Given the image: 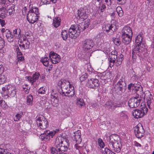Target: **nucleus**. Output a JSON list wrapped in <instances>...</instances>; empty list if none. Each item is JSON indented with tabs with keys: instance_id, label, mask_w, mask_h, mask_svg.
I'll list each match as a JSON object with an SVG mask.
<instances>
[{
	"instance_id": "2f4dec72",
	"label": "nucleus",
	"mask_w": 154,
	"mask_h": 154,
	"mask_svg": "<svg viewBox=\"0 0 154 154\" xmlns=\"http://www.w3.org/2000/svg\"><path fill=\"white\" fill-rule=\"evenodd\" d=\"M90 20H87L84 22H82L81 24V28L83 29V30L85 29L86 28H88L90 24Z\"/></svg>"
},
{
	"instance_id": "c756f323",
	"label": "nucleus",
	"mask_w": 154,
	"mask_h": 154,
	"mask_svg": "<svg viewBox=\"0 0 154 154\" xmlns=\"http://www.w3.org/2000/svg\"><path fill=\"white\" fill-rule=\"evenodd\" d=\"M15 5L14 4H11L8 6V11L10 15H11L14 13L15 12Z\"/></svg>"
},
{
	"instance_id": "79ce46f5",
	"label": "nucleus",
	"mask_w": 154,
	"mask_h": 154,
	"mask_svg": "<svg viewBox=\"0 0 154 154\" xmlns=\"http://www.w3.org/2000/svg\"><path fill=\"white\" fill-rule=\"evenodd\" d=\"M33 36L31 35L28 36L26 37L23 38V40H26L27 41L29 42L33 40Z\"/></svg>"
},
{
	"instance_id": "f704fd0d",
	"label": "nucleus",
	"mask_w": 154,
	"mask_h": 154,
	"mask_svg": "<svg viewBox=\"0 0 154 154\" xmlns=\"http://www.w3.org/2000/svg\"><path fill=\"white\" fill-rule=\"evenodd\" d=\"M61 88L62 90H63V86H66V88L68 87V86L69 85L70 86V84L69 82L65 80H63L61 82Z\"/></svg>"
},
{
	"instance_id": "0eeeda50",
	"label": "nucleus",
	"mask_w": 154,
	"mask_h": 154,
	"mask_svg": "<svg viewBox=\"0 0 154 154\" xmlns=\"http://www.w3.org/2000/svg\"><path fill=\"white\" fill-rule=\"evenodd\" d=\"M59 131L58 129H56L55 131H46L44 132L41 134L40 135L41 138L45 141H49L51 138H53L57 132Z\"/></svg>"
},
{
	"instance_id": "c03bdc74",
	"label": "nucleus",
	"mask_w": 154,
	"mask_h": 154,
	"mask_svg": "<svg viewBox=\"0 0 154 154\" xmlns=\"http://www.w3.org/2000/svg\"><path fill=\"white\" fill-rule=\"evenodd\" d=\"M5 45V43L4 39L0 37V50L4 48Z\"/></svg>"
},
{
	"instance_id": "aec40b11",
	"label": "nucleus",
	"mask_w": 154,
	"mask_h": 154,
	"mask_svg": "<svg viewBox=\"0 0 154 154\" xmlns=\"http://www.w3.org/2000/svg\"><path fill=\"white\" fill-rule=\"evenodd\" d=\"M104 106L107 108L109 110H113L115 108L120 106V105L113 103L111 101H108L104 104Z\"/></svg>"
},
{
	"instance_id": "603ef678",
	"label": "nucleus",
	"mask_w": 154,
	"mask_h": 154,
	"mask_svg": "<svg viewBox=\"0 0 154 154\" xmlns=\"http://www.w3.org/2000/svg\"><path fill=\"white\" fill-rule=\"evenodd\" d=\"M104 151L106 154H116L114 152L110 151L109 149L107 148H105V149Z\"/></svg>"
},
{
	"instance_id": "de8ad7c7",
	"label": "nucleus",
	"mask_w": 154,
	"mask_h": 154,
	"mask_svg": "<svg viewBox=\"0 0 154 154\" xmlns=\"http://www.w3.org/2000/svg\"><path fill=\"white\" fill-rule=\"evenodd\" d=\"M0 105L3 108L6 109L7 107V105L5 103V101L2 100H0Z\"/></svg>"
},
{
	"instance_id": "9d476101",
	"label": "nucleus",
	"mask_w": 154,
	"mask_h": 154,
	"mask_svg": "<svg viewBox=\"0 0 154 154\" xmlns=\"http://www.w3.org/2000/svg\"><path fill=\"white\" fill-rule=\"evenodd\" d=\"M74 149L75 151L78 152L80 154H88L89 150L86 146L81 144H75Z\"/></svg>"
},
{
	"instance_id": "864d4df0",
	"label": "nucleus",
	"mask_w": 154,
	"mask_h": 154,
	"mask_svg": "<svg viewBox=\"0 0 154 154\" xmlns=\"http://www.w3.org/2000/svg\"><path fill=\"white\" fill-rule=\"evenodd\" d=\"M147 103L148 106L149 108V106L151 103V98L150 97H147L146 98Z\"/></svg>"
},
{
	"instance_id": "0e129e2a",
	"label": "nucleus",
	"mask_w": 154,
	"mask_h": 154,
	"mask_svg": "<svg viewBox=\"0 0 154 154\" xmlns=\"http://www.w3.org/2000/svg\"><path fill=\"white\" fill-rule=\"evenodd\" d=\"M4 71V68L2 66L0 65V74H2Z\"/></svg>"
},
{
	"instance_id": "c9c22d12",
	"label": "nucleus",
	"mask_w": 154,
	"mask_h": 154,
	"mask_svg": "<svg viewBox=\"0 0 154 154\" xmlns=\"http://www.w3.org/2000/svg\"><path fill=\"white\" fill-rule=\"evenodd\" d=\"M33 98L32 95H29L27 97V103L28 105H32V104Z\"/></svg>"
},
{
	"instance_id": "bf43d9fd",
	"label": "nucleus",
	"mask_w": 154,
	"mask_h": 154,
	"mask_svg": "<svg viewBox=\"0 0 154 154\" xmlns=\"http://www.w3.org/2000/svg\"><path fill=\"white\" fill-rule=\"evenodd\" d=\"M120 116L122 117H124L126 119H128V116L125 114L124 111H122L120 113Z\"/></svg>"
},
{
	"instance_id": "3c124183",
	"label": "nucleus",
	"mask_w": 154,
	"mask_h": 154,
	"mask_svg": "<svg viewBox=\"0 0 154 154\" xmlns=\"http://www.w3.org/2000/svg\"><path fill=\"white\" fill-rule=\"evenodd\" d=\"M23 43L26 47V49H28L29 48V45L30 44V42L27 41L26 40H23Z\"/></svg>"
},
{
	"instance_id": "473e14b6",
	"label": "nucleus",
	"mask_w": 154,
	"mask_h": 154,
	"mask_svg": "<svg viewBox=\"0 0 154 154\" xmlns=\"http://www.w3.org/2000/svg\"><path fill=\"white\" fill-rule=\"evenodd\" d=\"M23 114V112H20L17 113L14 118V121L17 122L22 117Z\"/></svg>"
},
{
	"instance_id": "72a5a7b5",
	"label": "nucleus",
	"mask_w": 154,
	"mask_h": 154,
	"mask_svg": "<svg viewBox=\"0 0 154 154\" xmlns=\"http://www.w3.org/2000/svg\"><path fill=\"white\" fill-rule=\"evenodd\" d=\"M41 61L45 66L47 67L48 66L49 61V59L47 57H45L42 58L41 60Z\"/></svg>"
},
{
	"instance_id": "f3484780",
	"label": "nucleus",
	"mask_w": 154,
	"mask_h": 154,
	"mask_svg": "<svg viewBox=\"0 0 154 154\" xmlns=\"http://www.w3.org/2000/svg\"><path fill=\"white\" fill-rule=\"evenodd\" d=\"M117 51H112L111 52V54L109 55V66L111 68L113 67L114 65L115 60L117 58Z\"/></svg>"
},
{
	"instance_id": "cd10ccee",
	"label": "nucleus",
	"mask_w": 154,
	"mask_h": 154,
	"mask_svg": "<svg viewBox=\"0 0 154 154\" xmlns=\"http://www.w3.org/2000/svg\"><path fill=\"white\" fill-rule=\"evenodd\" d=\"M61 20L59 17H55L53 20V24L56 28L58 27L60 24Z\"/></svg>"
},
{
	"instance_id": "6e6552de",
	"label": "nucleus",
	"mask_w": 154,
	"mask_h": 154,
	"mask_svg": "<svg viewBox=\"0 0 154 154\" xmlns=\"http://www.w3.org/2000/svg\"><path fill=\"white\" fill-rule=\"evenodd\" d=\"M134 134L136 137L140 138L144 134V130L141 123H139L134 128Z\"/></svg>"
},
{
	"instance_id": "a878e982",
	"label": "nucleus",
	"mask_w": 154,
	"mask_h": 154,
	"mask_svg": "<svg viewBox=\"0 0 154 154\" xmlns=\"http://www.w3.org/2000/svg\"><path fill=\"white\" fill-rule=\"evenodd\" d=\"M76 104L79 107H82L85 106V103L83 99L80 98L77 99Z\"/></svg>"
},
{
	"instance_id": "4be33fe9",
	"label": "nucleus",
	"mask_w": 154,
	"mask_h": 154,
	"mask_svg": "<svg viewBox=\"0 0 154 154\" xmlns=\"http://www.w3.org/2000/svg\"><path fill=\"white\" fill-rule=\"evenodd\" d=\"M122 42L125 44L127 45L130 43L132 38V36L122 35Z\"/></svg>"
},
{
	"instance_id": "20e7f679",
	"label": "nucleus",
	"mask_w": 154,
	"mask_h": 154,
	"mask_svg": "<svg viewBox=\"0 0 154 154\" xmlns=\"http://www.w3.org/2000/svg\"><path fill=\"white\" fill-rule=\"evenodd\" d=\"M15 87L11 85H8L2 88L1 93L2 97L6 99L8 97V94L13 96L16 94Z\"/></svg>"
},
{
	"instance_id": "e2e57ef3",
	"label": "nucleus",
	"mask_w": 154,
	"mask_h": 154,
	"mask_svg": "<svg viewBox=\"0 0 154 154\" xmlns=\"http://www.w3.org/2000/svg\"><path fill=\"white\" fill-rule=\"evenodd\" d=\"M105 2L108 6H109L111 5L110 0H105Z\"/></svg>"
},
{
	"instance_id": "a211bd4d",
	"label": "nucleus",
	"mask_w": 154,
	"mask_h": 154,
	"mask_svg": "<svg viewBox=\"0 0 154 154\" xmlns=\"http://www.w3.org/2000/svg\"><path fill=\"white\" fill-rule=\"evenodd\" d=\"M116 26L115 24H110L106 23L103 26V30L107 32L110 30L114 32L116 31Z\"/></svg>"
},
{
	"instance_id": "e433bc0d",
	"label": "nucleus",
	"mask_w": 154,
	"mask_h": 154,
	"mask_svg": "<svg viewBox=\"0 0 154 154\" xmlns=\"http://www.w3.org/2000/svg\"><path fill=\"white\" fill-rule=\"evenodd\" d=\"M7 77L4 74L0 75V85L3 84L6 82Z\"/></svg>"
},
{
	"instance_id": "6ab92c4d",
	"label": "nucleus",
	"mask_w": 154,
	"mask_h": 154,
	"mask_svg": "<svg viewBox=\"0 0 154 154\" xmlns=\"http://www.w3.org/2000/svg\"><path fill=\"white\" fill-rule=\"evenodd\" d=\"M78 15L79 19L81 20V21H83L87 18L86 10L83 8L78 10Z\"/></svg>"
},
{
	"instance_id": "dca6fc26",
	"label": "nucleus",
	"mask_w": 154,
	"mask_h": 154,
	"mask_svg": "<svg viewBox=\"0 0 154 154\" xmlns=\"http://www.w3.org/2000/svg\"><path fill=\"white\" fill-rule=\"evenodd\" d=\"M117 88L122 92L125 91L126 89V85L124 79L122 78L120 79L117 84Z\"/></svg>"
},
{
	"instance_id": "58836bf2",
	"label": "nucleus",
	"mask_w": 154,
	"mask_h": 154,
	"mask_svg": "<svg viewBox=\"0 0 154 154\" xmlns=\"http://www.w3.org/2000/svg\"><path fill=\"white\" fill-rule=\"evenodd\" d=\"M62 37L64 40H66L68 37V34L67 31L63 30L61 32Z\"/></svg>"
},
{
	"instance_id": "49530a36",
	"label": "nucleus",
	"mask_w": 154,
	"mask_h": 154,
	"mask_svg": "<svg viewBox=\"0 0 154 154\" xmlns=\"http://www.w3.org/2000/svg\"><path fill=\"white\" fill-rule=\"evenodd\" d=\"M20 30L17 29H15L14 31V36H15L16 37L19 38V35L20 34Z\"/></svg>"
},
{
	"instance_id": "423d86ee",
	"label": "nucleus",
	"mask_w": 154,
	"mask_h": 154,
	"mask_svg": "<svg viewBox=\"0 0 154 154\" xmlns=\"http://www.w3.org/2000/svg\"><path fill=\"white\" fill-rule=\"evenodd\" d=\"M81 31L78 25H72L69 29V37L75 39L80 35Z\"/></svg>"
},
{
	"instance_id": "37998d69",
	"label": "nucleus",
	"mask_w": 154,
	"mask_h": 154,
	"mask_svg": "<svg viewBox=\"0 0 154 154\" xmlns=\"http://www.w3.org/2000/svg\"><path fill=\"white\" fill-rule=\"evenodd\" d=\"M98 143L99 146L100 148H103L105 146V144L102 140L99 138L98 140Z\"/></svg>"
},
{
	"instance_id": "6e6d98bb",
	"label": "nucleus",
	"mask_w": 154,
	"mask_h": 154,
	"mask_svg": "<svg viewBox=\"0 0 154 154\" xmlns=\"http://www.w3.org/2000/svg\"><path fill=\"white\" fill-rule=\"evenodd\" d=\"M148 110V109L146 108V107H143V106L141 110L142 112H143V113H144V115H145V113H146V112H147Z\"/></svg>"
},
{
	"instance_id": "13d9d810",
	"label": "nucleus",
	"mask_w": 154,
	"mask_h": 154,
	"mask_svg": "<svg viewBox=\"0 0 154 154\" xmlns=\"http://www.w3.org/2000/svg\"><path fill=\"white\" fill-rule=\"evenodd\" d=\"M100 8L101 11L103 12L106 8V6L104 4H102L101 5L100 7Z\"/></svg>"
},
{
	"instance_id": "b1692460",
	"label": "nucleus",
	"mask_w": 154,
	"mask_h": 154,
	"mask_svg": "<svg viewBox=\"0 0 154 154\" xmlns=\"http://www.w3.org/2000/svg\"><path fill=\"white\" fill-rule=\"evenodd\" d=\"M133 115L135 118L142 117L144 116V113L142 112L141 110L135 109L133 112Z\"/></svg>"
},
{
	"instance_id": "2eb2a0df",
	"label": "nucleus",
	"mask_w": 154,
	"mask_h": 154,
	"mask_svg": "<svg viewBox=\"0 0 154 154\" xmlns=\"http://www.w3.org/2000/svg\"><path fill=\"white\" fill-rule=\"evenodd\" d=\"M144 49L143 48H141L140 49L139 48L134 47L132 53V57L133 59L135 60L136 58L135 54L139 57H141L144 51Z\"/></svg>"
},
{
	"instance_id": "4c0bfd02",
	"label": "nucleus",
	"mask_w": 154,
	"mask_h": 154,
	"mask_svg": "<svg viewBox=\"0 0 154 154\" xmlns=\"http://www.w3.org/2000/svg\"><path fill=\"white\" fill-rule=\"evenodd\" d=\"M117 13L120 17H121L123 15V12L120 7H118L116 9Z\"/></svg>"
},
{
	"instance_id": "09e8293b",
	"label": "nucleus",
	"mask_w": 154,
	"mask_h": 154,
	"mask_svg": "<svg viewBox=\"0 0 154 154\" xmlns=\"http://www.w3.org/2000/svg\"><path fill=\"white\" fill-rule=\"evenodd\" d=\"M88 74L87 73H85L82 75V76L80 77V80L81 81H83L88 78Z\"/></svg>"
},
{
	"instance_id": "1a4fd4ad",
	"label": "nucleus",
	"mask_w": 154,
	"mask_h": 154,
	"mask_svg": "<svg viewBox=\"0 0 154 154\" xmlns=\"http://www.w3.org/2000/svg\"><path fill=\"white\" fill-rule=\"evenodd\" d=\"M70 86L66 88V86H63V90L60 92V94L63 96L69 97L73 96L75 94V91L73 89L70 88Z\"/></svg>"
},
{
	"instance_id": "4d7b16f0",
	"label": "nucleus",
	"mask_w": 154,
	"mask_h": 154,
	"mask_svg": "<svg viewBox=\"0 0 154 154\" xmlns=\"http://www.w3.org/2000/svg\"><path fill=\"white\" fill-rule=\"evenodd\" d=\"M51 101L52 100V99L55 100V99H58V96L57 94H55L54 95L51 94Z\"/></svg>"
},
{
	"instance_id": "8fccbe9b",
	"label": "nucleus",
	"mask_w": 154,
	"mask_h": 154,
	"mask_svg": "<svg viewBox=\"0 0 154 154\" xmlns=\"http://www.w3.org/2000/svg\"><path fill=\"white\" fill-rule=\"evenodd\" d=\"M123 59L122 57H119L117 60V61L116 63V65L117 66H118L121 65L122 63Z\"/></svg>"
},
{
	"instance_id": "a18cd8bd",
	"label": "nucleus",
	"mask_w": 154,
	"mask_h": 154,
	"mask_svg": "<svg viewBox=\"0 0 154 154\" xmlns=\"http://www.w3.org/2000/svg\"><path fill=\"white\" fill-rule=\"evenodd\" d=\"M52 104L54 106H57L58 105V99H55V100L52 99V100L51 101Z\"/></svg>"
},
{
	"instance_id": "774afa93",
	"label": "nucleus",
	"mask_w": 154,
	"mask_h": 154,
	"mask_svg": "<svg viewBox=\"0 0 154 154\" xmlns=\"http://www.w3.org/2000/svg\"><path fill=\"white\" fill-rule=\"evenodd\" d=\"M18 60H20V61H22L23 59V57H18Z\"/></svg>"
},
{
	"instance_id": "7ed1b4c3",
	"label": "nucleus",
	"mask_w": 154,
	"mask_h": 154,
	"mask_svg": "<svg viewBox=\"0 0 154 154\" xmlns=\"http://www.w3.org/2000/svg\"><path fill=\"white\" fill-rule=\"evenodd\" d=\"M39 14L38 8L36 7H32L28 11L27 15V19L28 21L31 23H34L38 19Z\"/></svg>"
},
{
	"instance_id": "a19ab883",
	"label": "nucleus",
	"mask_w": 154,
	"mask_h": 154,
	"mask_svg": "<svg viewBox=\"0 0 154 154\" xmlns=\"http://www.w3.org/2000/svg\"><path fill=\"white\" fill-rule=\"evenodd\" d=\"M112 41L114 44L117 45H119L121 44V42L118 38H113Z\"/></svg>"
},
{
	"instance_id": "4468645a",
	"label": "nucleus",
	"mask_w": 154,
	"mask_h": 154,
	"mask_svg": "<svg viewBox=\"0 0 154 154\" xmlns=\"http://www.w3.org/2000/svg\"><path fill=\"white\" fill-rule=\"evenodd\" d=\"M99 85V81L96 79H91L90 80L88 79L87 83L88 87L92 88H95Z\"/></svg>"
},
{
	"instance_id": "ddd939ff",
	"label": "nucleus",
	"mask_w": 154,
	"mask_h": 154,
	"mask_svg": "<svg viewBox=\"0 0 154 154\" xmlns=\"http://www.w3.org/2000/svg\"><path fill=\"white\" fill-rule=\"evenodd\" d=\"M140 101V100L139 97H135L131 98L128 101V105L131 108H136L139 105Z\"/></svg>"
},
{
	"instance_id": "bb28decb",
	"label": "nucleus",
	"mask_w": 154,
	"mask_h": 154,
	"mask_svg": "<svg viewBox=\"0 0 154 154\" xmlns=\"http://www.w3.org/2000/svg\"><path fill=\"white\" fill-rule=\"evenodd\" d=\"M6 36L8 40V41L9 42H12L13 40V36L11 34V32L8 29L6 30Z\"/></svg>"
},
{
	"instance_id": "052dcab7",
	"label": "nucleus",
	"mask_w": 154,
	"mask_h": 154,
	"mask_svg": "<svg viewBox=\"0 0 154 154\" xmlns=\"http://www.w3.org/2000/svg\"><path fill=\"white\" fill-rule=\"evenodd\" d=\"M126 0H117L118 3L119 4H124L125 3Z\"/></svg>"
},
{
	"instance_id": "f257e3e1",
	"label": "nucleus",
	"mask_w": 154,
	"mask_h": 154,
	"mask_svg": "<svg viewBox=\"0 0 154 154\" xmlns=\"http://www.w3.org/2000/svg\"><path fill=\"white\" fill-rule=\"evenodd\" d=\"M69 141L64 136H59L57 137L55 142V145L57 151L65 152L68 147Z\"/></svg>"
},
{
	"instance_id": "338daca9",
	"label": "nucleus",
	"mask_w": 154,
	"mask_h": 154,
	"mask_svg": "<svg viewBox=\"0 0 154 154\" xmlns=\"http://www.w3.org/2000/svg\"><path fill=\"white\" fill-rule=\"evenodd\" d=\"M134 86V84L131 83L128 85V89L129 90H130L131 89V87H133Z\"/></svg>"
},
{
	"instance_id": "393cba45",
	"label": "nucleus",
	"mask_w": 154,
	"mask_h": 154,
	"mask_svg": "<svg viewBox=\"0 0 154 154\" xmlns=\"http://www.w3.org/2000/svg\"><path fill=\"white\" fill-rule=\"evenodd\" d=\"M143 38L141 35H139L137 37L135 40V47L139 48L141 49L142 48L140 46L141 43H142Z\"/></svg>"
},
{
	"instance_id": "f03ea898",
	"label": "nucleus",
	"mask_w": 154,
	"mask_h": 154,
	"mask_svg": "<svg viewBox=\"0 0 154 154\" xmlns=\"http://www.w3.org/2000/svg\"><path fill=\"white\" fill-rule=\"evenodd\" d=\"M119 139L118 135H112L109 137V146L112 150L117 152H120L122 147V144L120 141L117 140Z\"/></svg>"
},
{
	"instance_id": "39448f33",
	"label": "nucleus",
	"mask_w": 154,
	"mask_h": 154,
	"mask_svg": "<svg viewBox=\"0 0 154 154\" xmlns=\"http://www.w3.org/2000/svg\"><path fill=\"white\" fill-rule=\"evenodd\" d=\"M36 123L40 128L45 129L48 127V124L46 119L42 115H39L36 117Z\"/></svg>"
},
{
	"instance_id": "f8f14e48",
	"label": "nucleus",
	"mask_w": 154,
	"mask_h": 154,
	"mask_svg": "<svg viewBox=\"0 0 154 154\" xmlns=\"http://www.w3.org/2000/svg\"><path fill=\"white\" fill-rule=\"evenodd\" d=\"M49 57L52 63L54 64L58 63L60 60V55L54 52L51 51L50 52Z\"/></svg>"
},
{
	"instance_id": "412c9836",
	"label": "nucleus",
	"mask_w": 154,
	"mask_h": 154,
	"mask_svg": "<svg viewBox=\"0 0 154 154\" xmlns=\"http://www.w3.org/2000/svg\"><path fill=\"white\" fill-rule=\"evenodd\" d=\"M74 139L77 143L76 144H81L80 143L82 142V139L81 137L80 131L78 130L74 133Z\"/></svg>"
},
{
	"instance_id": "5701e85b",
	"label": "nucleus",
	"mask_w": 154,
	"mask_h": 154,
	"mask_svg": "<svg viewBox=\"0 0 154 154\" xmlns=\"http://www.w3.org/2000/svg\"><path fill=\"white\" fill-rule=\"evenodd\" d=\"M122 35L132 36V32L131 28L128 26L125 27L122 30Z\"/></svg>"
},
{
	"instance_id": "69168bd1",
	"label": "nucleus",
	"mask_w": 154,
	"mask_h": 154,
	"mask_svg": "<svg viewBox=\"0 0 154 154\" xmlns=\"http://www.w3.org/2000/svg\"><path fill=\"white\" fill-rule=\"evenodd\" d=\"M36 153V152H32V151H27L26 154H35Z\"/></svg>"
},
{
	"instance_id": "7c9ffc66",
	"label": "nucleus",
	"mask_w": 154,
	"mask_h": 154,
	"mask_svg": "<svg viewBox=\"0 0 154 154\" xmlns=\"http://www.w3.org/2000/svg\"><path fill=\"white\" fill-rule=\"evenodd\" d=\"M50 151L52 154H67L64 153V152L57 151V150L54 147H52L51 148Z\"/></svg>"
},
{
	"instance_id": "680f3d73",
	"label": "nucleus",
	"mask_w": 154,
	"mask_h": 154,
	"mask_svg": "<svg viewBox=\"0 0 154 154\" xmlns=\"http://www.w3.org/2000/svg\"><path fill=\"white\" fill-rule=\"evenodd\" d=\"M0 23L2 26H4L5 24V21L3 19H0Z\"/></svg>"
},
{
	"instance_id": "9b49d317",
	"label": "nucleus",
	"mask_w": 154,
	"mask_h": 154,
	"mask_svg": "<svg viewBox=\"0 0 154 154\" xmlns=\"http://www.w3.org/2000/svg\"><path fill=\"white\" fill-rule=\"evenodd\" d=\"M93 41L90 39L85 40L83 43V49L85 51H87L91 48L94 46Z\"/></svg>"
},
{
	"instance_id": "c85d7f7f",
	"label": "nucleus",
	"mask_w": 154,
	"mask_h": 154,
	"mask_svg": "<svg viewBox=\"0 0 154 154\" xmlns=\"http://www.w3.org/2000/svg\"><path fill=\"white\" fill-rule=\"evenodd\" d=\"M6 9L3 7H2L0 9V17L2 18L5 17L7 15Z\"/></svg>"
},
{
	"instance_id": "ea45409f",
	"label": "nucleus",
	"mask_w": 154,
	"mask_h": 154,
	"mask_svg": "<svg viewBox=\"0 0 154 154\" xmlns=\"http://www.w3.org/2000/svg\"><path fill=\"white\" fill-rule=\"evenodd\" d=\"M39 74L38 72H35L33 75L32 78V82H34L37 80L39 76Z\"/></svg>"
},
{
	"instance_id": "5fc2aeb1",
	"label": "nucleus",
	"mask_w": 154,
	"mask_h": 154,
	"mask_svg": "<svg viewBox=\"0 0 154 154\" xmlns=\"http://www.w3.org/2000/svg\"><path fill=\"white\" fill-rule=\"evenodd\" d=\"M45 91L44 90V88L43 87L40 88L38 90V93L41 94H45Z\"/></svg>"
}]
</instances>
